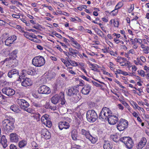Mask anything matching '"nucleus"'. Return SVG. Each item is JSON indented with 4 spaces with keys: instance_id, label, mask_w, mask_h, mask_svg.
Listing matches in <instances>:
<instances>
[{
    "instance_id": "nucleus-17",
    "label": "nucleus",
    "mask_w": 149,
    "mask_h": 149,
    "mask_svg": "<svg viewBox=\"0 0 149 149\" xmlns=\"http://www.w3.org/2000/svg\"><path fill=\"white\" fill-rule=\"evenodd\" d=\"M118 120V119L117 117L112 115L109 118V119L108 120L109 124L113 125L116 123Z\"/></svg>"
},
{
    "instance_id": "nucleus-35",
    "label": "nucleus",
    "mask_w": 149,
    "mask_h": 149,
    "mask_svg": "<svg viewBox=\"0 0 149 149\" xmlns=\"http://www.w3.org/2000/svg\"><path fill=\"white\" fill-rule=\"evenodd\" d=\"M106 116H104V115H103V114H101V112L99 114V118L102 120H104L105 121H107L106 120Z\"/></svg>"
},
{
    "instance_id": "nucleus-22",
    "label": "nucleus",
    "mask_w": 149,
    "mask_h": 149,
    "mask_svg": "<svg viewBox=\"0 0 149 149\" xmlns=\"http://www.w3.org/2000/svg\"><path fill=\"white\" fill-rule=\"evenodd\" d=\"M104 144L103 145V148L104 149H111L112 146L111 143L108 141L105 140L104 141Z\"/></svg>"
},
{
    "instance_id": "nucleus-8",
    "label": "nucleus",
    "mask_w": 149,
    "mask_h": 149,
    "mask_svg": "<svg viewBox=\"0 0 149 149\" xmlns=\"http://www.w3.org/2000/svg\"><path fill=\"white\" fill-rule=\"evenodd\" d=\"M3 94L10 97L13 95L15 93V91L10 87H4L2 90Z\"/></svg>"
},
{
    "instance_id": "nucleus-7",
    "label": "nucleus",
    "mask_w": 149,
    "mask_h": 149,
    "mask_svg": "<svg viewBox=\"0 0 149 149\" xmlns=\"http://www.w3.org/2000/svg\"><path fill=\"white\" fill-rule=\"evenodd\" d=\"M128 125V121L125 119L121 118L119 120L117 127L119 131H121L127 128Z\"/></svg>"
},
{
    "instance_id": "nucleus-37",
    "label": "nucleus",
    "mask_w": 149,
    "mask_h": 149,
    "mask_svg": "<svg viewBox=\"0 0 149 149\" xmlns=\"http://www.w3.org/2000/svg\"><path fill=\"white\" fill-rule=\"evenodd\" d=\"M12 65L14 66H15L18 65V61L16 59H12Z\"/></svg>"
},
{
    "instance_id": "nucleus-18",
    "label": "nucleus",
    "mask_w": 149,
    "mask_h": 149,
    "mask_svg": "<svg viewBox=\"0 0 149 149\" xmlns=\"http://www.w3.org/2000/svg\"><path fill=\"white\" fill-rule=\"evenodd\" d=\"M91 90V86L89 85H85L81 90V93L85 95H88Z\"/></svg>"
},
{
    "instance_id": "nucleus-2",
    "label": "nucleus",
    "mask_w": 149,
    "mask_h": 149,
    "mask_svg": "<svg viewBox=\"0 0 149 149\" xmlns=\"http://www.w3.org/2000/svg\"><path fill=\"white\" fill-rule=\"evenodd\" d=\"M79 91L76 88L71 87L69 88L67 92L68 95L71 97L70 100L74 103L77 102L81 98Z\"/></svg>"
},
{
    "instance_id": "nucleus-25",
    "label": "nucleus",
    "mask_w": 149,
    "mask_h": 149,
    "mask_svg": "<svg viewBox=\"0 0 149 149\" xmlns=\"http://www.w3.org/2000/svg\"><path fill=\"white\" fill-rule=\"evenodd\" d=\"M17 50H14L11 53L9 58H10L11 60L16 58L17 57Z\"/></svg>"
},
{
    "instance_id": "nucleus-43",
    "label": "nucleus",
    "mask_w": 149,
    "mask_h": 149,
    "mask_svg": "<svg viewBox=\"0 0 149 149\" xmlns=\"http://www.w3.org/2000/svg\"><path fill=\"white\" fill-rule=\"evenodd\" d=\"M101 114H103V115H104V116H106V120H108L109 119V118L111 116L108 114V113H104L103 112H101Z\"/></svg>"
},
{
    "instance_id": "nucleus-20",
    "label": "nucleus",
    "mask_w": 149,
    "mask_h": 149,
    "mask_svg": "<svg viewBox=\"0 0 149 149\" xmlns=\"http://www.w3.org/2000/svg\"><path fill=\"white\" fill-rule=\"evenodd\" d=\"M71 136L73 140H77L78 136V132L77 129H74L72 130Z\"/></svg>"
},
{
    "instance_id": "nucleus-21",
    "label": "nucleus",
    "mask_w": 149,
    "mask_h": 149,
    "mask_svg": "<svg viewBox=\"0 0 149 149\" xmlns=\"http://www.w3.org/2000/svg\"><path fill=\"white\" fill-rule=\"evenodd\" d=\"M123 6V4L121 2L118 3V4L116 6L115 10L112 11L111 12H113V15L115 16L116 14L117 13L118 10L117 9L120 8Z\"/></svg>"
},
{
    "instance_id": "nucleus-36",
    "label": "nucleus",
    "mask_w": 149,
    "mask_h": 149,
    "mask_svg": "<svg viewBox=\"0 0 149 149\" xmlns=\"http://www.w3.org/2000/svg\"><path fill=\"white\" fill-rule=\"evenodd\" d=\"M6 99V97L3 95H0V103L2 104L4 102Z\"/></svg>"
},
{
    "instance_id": "nucleus-19",
    "label": "nucleus",
    "mask_w": 149,
    "mask_h": 149,
    "mask_svg": "<svg viewBox=\"0 0 149 149\" xmlns=\"http://www.w3.org/2000/svg\"><path fill=\"white\" fill-rule=\"evenodd\" d=\"M60 93L59 95H56L51 98V101L53 104H56L58 103L60 98Z\"/></svg>"
},
{
    "instance_id": "nucleus-10",
    "label": "nucleus",
    "mask_w": 149,
    "mask_h": 149,
    "mask_svg": "<svg viewBox=\"0 0 149 149\" xmlns=\"http://www.w3.org/2000/svg\"><path fill=\"white\" fill-rule=\"evenodd\" d=\"M17 102L20 108L24 110H26L25 109L27 108L29 105V103L24 99H18Z\"/></svg>"
},
{
    "instance_id": "nucleus-61",
    "label": "nucleus",
    "mask_w": 149,
    "mask_h": 149,
    "mask_svg": "<svg viewBox=\"0 0 149 149\" xmlns=\"http://www.w3.org/2000/svg\"><path fill=\"white\" fill-rule=\"evenodd\" d=\"M36 38H34V40H32V41L36 42L39 43L41 42V40Z\"/></svg>"
},
{
    "instance_id": "nucleus-3",
    "label": "nucleus",
    "mask_w": 149,
    "mask_h": 149,
    "mask_svg": "<svg viewBox=\"0 0 149 149\" xmlns=\"http://www.w3.org/2000/svg\"><path fill=\"white\" fill-rule=\"evenodd\" d=\"M86 118L88 122L93 123L97 119L98 116L97 113L94 110H90L87 112Z\"/></svg>"
},
{
    "instance_id": "nucleus-23",
    "label": "nucleus",
    "mask_w": 149,
    "mask_h": 149,
    "mask_svg": "<svg viewBox=\"0 0 149 149\" xmlns=\"http://www.w3.org/2000/svg\"><path fill=\"white\" fill-rule=\"evenodd\" d=\"M81 134L84 135L87 139H88V138L89 137V136H90L91 135L88 130L86 131L84 129H82L81 130Z\"/></svg>"
},
{
    "instance_id": "nucleus-27",
    "label": "nucleus",
    "mask_w": 149,
    "mask_h": 149,
    "mask_svg": "<svg viewBox=\"0 0 149 149\" xmlns=\"http://www.w3.org/2000/svg\"><path fill=\"white\" fill-rule=\"evenodd\" d=\"M91 142L92 143L94 144L97 141V138L96 137H94L92 136L91 134L90 136L88 138Z\"/></svg>"
},
{
    "instance_id": "nucleus-28",
    "label": "nucleus",
    "mask_w": 149,
    "mask_h": 149,
    "mask_svg": "<svg viewBox=\"0 0 149 149\" xmlns=\"http://www.w3.org/2000/svg\"><path fill=\"white\" fill-rule=\"evenodd\" d=\"M27 142L24 140H22L19 142L18 145L19 148H22L25 146Z\"/></svg>"
},
{
    "instance_id": "nucleus-38",
    "label": "nucleus",
    "mask_w": 149,
    "mask_h": 149,
    "mask_svg": "<svg viewBox=\"0 0 149 149\" xmlns=\"http://www.w3.org/2000/svg\"><path fill=\"white\" fill-rule=\"evenodd\" d=\"M70 64L74 66H78V65L77 62L74 61H72L70 60Z\"/></svg>"
},
{
    "instance_id": "nucleus-52",
    "label": "nucleus",
    "mask_w": 149,
    "mask_h": 149,
    "mask_svg": "<svg viewBox=\"0 0 149 149\" xmlns=\"http://www.w3.org/2000/svg\"><path fill=\"white\" fill-rule=\"evenodd\" d=\"M40 114L39 113H37L34 115V117L36 118L37 120L38 121L40 119Z\"/></svg>"
},
{
    "instance_id": "nucleus-32",
    "label": "nucleus",
    "mask_w": 149,
    "mask_h": 149,
    "mask_svg": "<svg viewBox=\"0 0 149 149\" xmlns=\"http://www.w3.org/2000/svg\"><path fill=\"white\" fill-rule=\"evenodd\" d=\"M48 118L47 117V116L46 115H45L42 117L41 120L42 122L45 124V123L47 121V120H48Z\"/></svg>"
},
{
    "instance_id": "nucleus-31",
    "label": "nucleus",
    "mask_w": 149,
    "mask_h": 149,
    "mask_svg": "<svg viewBox=\"0 0 149 149\" xmlns=\"http://www.w3.org/2000/svg\"><path fill=\"white\" fill-rule=\"evenodd\" d=\"M130 62L128 61H121L120 62V64L121 66H127L129 67Z\"/></svg>"
},
{
    "instance_id": "nucleus-56",
    "label": "nucleus",
    "mask_w": 149,
    "mask_h": 149,
    "mask_svg": "<svg viewBox=\"0 0 149 149\" xmlns=\"http://www.w3.org/2000/svg\"><path fill=\"white\" fill-rule=\"evenodd\" d=\"M114 72L116 74V73L119 74H122L123 71L120 69L116 70L114 71Z\"/></svg>"
},
{
    "instance_id": "nucleus-39",
    "label": "nucleus",
    "mask_w": 149,
    "mask_h": 149,
    "mask_svg": "<svg viewBox=\"0 0 149 149\" xmlns=\"http://www.w3.org/2000/svg\"><path fill=\"white\" fill-rule=\"evenodd\" d=\"M32 106L37 108H40L41 107V105L39 103L33 102L32 104Z\"/></svg>"
},
{
    "instance_id": "nucleus-9",
    "label": "nucleus",
    "mask_w": 149,
    "mask_h": 149,
    "mask_svg": "<svg viewBox=\"0 0 149 149\" xmlns=\"http://www.w3.org/2000/svg\"><path fill=\"white\" fill-rule=\"evenodd\" d=\"M38 91L39 93L42 94H48L51 91L49 88L45 85H42L38 89Z\"/></svg>"
},
{
    "instance_id": "nucleus-16",
    "label": "nucleus",
    "mask_w": 149,
    "mask_h": 149,
    "mask_svg": "<svg viewBox=\"0 0 149 149\" xmlns=\"http://www.w3.org/2000/svg\"><path fill=\"white\" fill-rule=\"evenodd\" d=\"M21 84L22 86L25 87L30 86L32 85V82L30 79L26 78L22 81Z\"/></svg>"
},
{
    "instance_id": "nucleus-57",
    "label": "nucleus",
    "mask_w": 149,
    "mask_h": 149,
    "mask_svg": "<svg viewBox=\"0 0 149 149\" xmlns=\"http://www.w3.org/2000/svg\"><path fill=\"white\" fill-rule=\"evenodd\" d=\"M114 25L115 27H118L119 25V22L118 21H114Z\"/></svg>"
},
{
    "instance_id": "nucleus-63",
    "label": "nucleus",
    "mask_w": 149,
    "mask_h": 149,
    "mask_svg": "<svg viewBox=\"0 0 149 149\" xmlns=\"http://www.w3.org/2000/svg\"><path fill=\"white\" fill-rule=\"evenodd\" d=\"M10 149H17L16 146L13 144H11L10 146Z\"/></svg>"
},
{
    "instance_id": "nucleus-6",
    "label": "nucleus",
    "mask_w": 149,
    "mask_h": 149,
    "mask_svg": "<svg viewBox=\"0 0 149 149\" xmlns=\"http://www.w3.org/2000/svg\"><path fill=\"white\" fill-rule=\"evenodd\" d=\"M121 141L124 143L127 148L131 149L133 147L134 143L131 138L129 137H124L121 138Z\"/></svg>"
},
{
    "instance_id": "nucleus-59",
    "label": "nucleus",
    "mask_w": 149,
    "mask_h": 149,
    "mask_svg": "<svg viewBox=\"0 0 149 149\" xmlns=\"http://www.w3.org/2000/svg\"><path fill=\"white\" fill-rule=\"evenodd\" d=\"M79 86H83L84 84V81L81 79L79 80Z\"/></svg>"
},
{
    "instance_id": "nucleus-49",
    "label": "nucleus",
    "mask_w": 149,
    "mask_h": 149,
    "mask_svg": "<svg viewBox=\"0 0 149 149\" xmlns=\"http://www.w3.org/2000/svg\"><path fill=\"white\" fill-rule=\"evenodd\" d=\"M137 72L139 75L143 77H144L145 76V72L143 70H141L140 71H138Z\"/></svg>"
},
{
    "instance_id": "nucleus-42",
    "label": "nucleus",
    "mask_w": 149,
    "mask_h": 149,
    "mask_svg": "<svg viewBox=\"0 0 149 149\" xmlns=\"http://www.w3.org/2000/svg\"><path fill=\"white\" fill-rule=\"evenodd\" d=\"M45 125L48 127H50L52 125L51 122L48 119L47 120V121L45 123Z\"/></svg>"
},
{
    "instance_id": "nucleus-51",
    "label": "nucleus",
    "mask_w": 149,
    "mask_h": 149,
    "mask_svg": "<svg viewBox=\"0 0 149 149\" xmlns=\"http://www.w3.org/2000/svg\"><path fill=\"white\" fill-rule=\"evenodd\" d=\"M149 50V47L146 46L144 48L143 51L145 54H148L149 53L148 50Z\"/></svg>"
},
{
    "instance_id": "nucleus-55",
    "label": "nucleus",
    "mask_w": 149,
    "mask_h": 149,
    "mask_svg": "<svg viewBox=\"0 0 149 149\" xmlns=\"http://www.w3.org/2000/svg\"><path fill=\"white\" fill-rule=\"evenodd\" d=\"M132 104L134 106V107L138 109L139 110V109H141V108L139 107L136 103H135L133 102H132Z\"/></svg>"
},
{
    "instance_id": "nucleus-62",
    "label": "nucleus",
    "mask_w": 149,
    "mask_h": 149,
    "mask_svg": "<svg viewBox=\"0 0 149 149\" xmlns=\"http://www.w3.org/2000/svg\"><path fill=\"white\" fill-rule=\"evenodd\" d=\"M131 66L132 67V70L133 72H134V71L135 72L137 69L136 66L135 65Z\"/></svg>"
},
{
    "instance_id": "nucleus-24",
    "label": "nucleus",
    "mask_w": 149,
    "mask_h": 149,
    "mask_svg": "<svg viewBox=\"0 0 149 149\" xmlns=\"http://www.w3.org/2000/svg\"><path fill=\"white\" fill-rule=\"evenodd\" d=\"M111 139L115 142H118L120 141H121V138H119L117 134L112 135L111 136Z\"/></svg>"
},
{
    "instance_id": "nucleus-50",
    "label": "nucleus",
    "mask_w": 149,
    "mask_h": 149,
    "mask_svg": "<svg viewBox=\"0 0 149 149\" xmlns=\"http://www.w3.org/2000/svg\"><path fill=\"white\" fill-rule=\"evenodd\" d=\"M40 93H39L38 92V93L37 94H35L33 96L35 98L39 99H41V97L40 95Z\"/></svg>"
},
{
    "instance_id": "nucleus-54",
    "label": "nucleus",
    "mask_w": 149,
    "mask_h": 149,
    "mask_svg": "<svg viewBox=\"0 0 149 149\" xmlns=\"http://www.w3.org/2000/svg\"><path fill=\"white\" fill-rule=\"evenodd\" d=\"M67 70H68L69 71V72H70V73L71 74H76L72 70V68H68Z\"/></svg>"
},
{
    "instance_id": "nucleus-15",
    "label": "nucleus",
    "mask_w": 149,
    "mask_h": 149,
    "mask_svg": "<svg viewBox=\"0 0 149 149\" xmlns=\"http://www.w3.org/2000/svg\"><path fill=\"white\" fill-rule=\"evenodd\" d=\"M16 39V37L15 36L9 37L5 41V44L8 46H10Z\"/></svg>"
},
{
    "instance_id": "nucleus-14",
    "label": "nucleus",
    "mask_w": 149,
    "mask_h": 149,
    "mask_svg": "<svg viewBox=\"0 0 149 149\" xmlns=\"http://www.w3.org/2000/svg\"><path fill=\"white\" fill-rule=\"evenodd\" d=\"M10 139L11 142L17 143L19 141V136L16 133H12L10 134Z\"/></svg>"
},
{
    "instance_id": "nucleus-11",
    "label": "nucleus",
    "mask_w": 149,
    "mask_h": 149,
    "mask_svg": "<svg viewBox=\"0 0 149 149\" xmlns=\"http://www.w3.org/2000/svg\"><path fill=\"white\" fill-rule=\"evenodd\" d=\"M147 140L146 138L143 137L136 146L138 149H141L146 145Z\"/></svg>"
},
{
    "instance_id": "nucleus-58",
    "label": "nucleus",
    "mask_w": 149,
    "mask_h": 149,
    "mask_svg": "<svg viewBox=\"0 0 149 149\" xmlns=\"http://www.w3.org/2000/svg\"><path fill=\"white\" fill-rule=\"evenodd\" d=\"M11 2L13 3H17L18 4L22 6H23L22 4L21 3L18 1L17 0H14V1H12Z\"/></svg>"
},
{
    "instance_id": "nucleus-4",
    "label": "nucleus",
    "mask_w": 149,
    "mask_h": 149,
    "mask_svg": "<svg viewBox=\"0 0 149 149\" xmlns=\"http://www.w3.org/2000/svg\"><path fill=\"white\" fill-rule=\"evenodd\" d=\"M19 72L18 70L15 69H13L10 70H9L8 73V76L10 78H11L15 76H19V79L18 80L21 81L22 80H24V79H25L24 77L25 75H24L23 73L22 74V75H19Z\"/></svg>"
},
{
    "instance_id": "nucleus-60",
    "label": "nucleus",
    "mask_w": 149,
    "mask_h": 149,
    "mask_svg": "<svg viewBox=\"0 0 149 149\" xmlns=\"http://www.w3.org/2000/svg\"><path fill=\"white\" fill-rule=\"evenodd\" d=\"M12 17L18 19L20 18V15H15L14 14H12Z\"/></svg>"
},
{
    "instance_id": "nucleus-45",
    "label": "nucleus",
    "mask_w": 149,
    "mask_h": 149,
    "mask_svg": "<svg viewBox=\"0 0 149 149\" xmlns=\"http://www.w3.org/2000/svg\"><path fill=\"white\" fill-rule=\"evenodd\" d=\"M22 32H24V35L25 37L28 39H29V38L30 37V34H29V33H28L27 32H25L24 31H22Z\"/></svg>"
},
{
    "instance_id": "nucleus-48",
    "label": "nucleus",
    "mask_w": 149,
    "mask_h": 149,
    "mask_svg": "<svg viewBox=\"0 0 149 149\" xmlns=\"http://www.w3.org/2000/svg\"><path fill=\"white\" fill-rule=\"evenodd\" d=\"M91 82H92L95 86H96L97 87H100L101 86V85L100 84L95 81L91 80Z\"/></svg>"
},
{
    "instance_id": "nucleus-46",
    "label": "nucleus",
    "mask_w": 149,
    "mask_h": 149,
    "mask_svg": "<svg viewBox=\"0 0 149 149\" xmlns=\"http://www.w3.org/2000/svg\"><path fill=\"white\" fill-rule=\"evenodd\" d=\"M109 108H107L106 107H104L102 109L101 112H103L104 113H107V111H109Z\"/></svg>"
},
{
    "instance_id": "nucleus-29",
    "label": "nucleus",
    "mask_w": 149,
    "mask_h": 149,
    "mask_svg": "<svg viewBox=\"0 0 149 149\" xmlns=\"http://www.w3.org/2000/svg\"><path fill=\"white\" fill-rule=\"evenodd\" d=\"M10 109L13 111L17 113L19 112L20 111L18 106L15 104L12 105L10 107Z\"/></svg>"
},
{
    "instance_id": "nucleus-12",
    "label": "nucleus",
    "mask_w": 149,
    "mask_h": 149,
    "mask_svg": "<svg viewBox=\"0 0 149 149\" xmlns=\"http://www.w3.org/2000/svg\"><path fill=\"white\" fill-rule=\"evenodd\" d=\"M42 137L46 139H49L51 137V134L46 129H42L41 131Z\"/></svg>"
},
{
    "instance_id": "nucleus-44",
    "label": "nucleus",
    "mask_w": 149,
    "mask_h": 149,
    "mask_svg": "<svg viewBox=\"0 0 149 149\" xmlns=\"http://www.w3.org/2000/svg\"><path fill=\"white\" fill-rule=\"evenodd\" d=\"M0 84L2 86H5L7 84V82L4 80H1L0 81Z\"/></svg>"
},
{
    "instance_id": "nucleus-53",
    "label": "nucleus",
    "mask_w": 149,
    "mask_h": 149,
    "mask_svg": "<svg viewBox=\"0 0 149 149\" xmlns=\"http://www.w3.org/2000/svg\"><path fill=\"white\" fill-rule=\"evenodd\" d=\"M77 19L71 17L70 19V20L72 22H74L75 21H79L80 20V19L78 17H76Z\"/></svg>"
},
{
    "instance_id": "nucleus-5",
    "label": "nucleus",
    "mask_w": 149,
    "mask_h": 149,
    "mask_svg": "<svg viewBox=\"0 0 149 149\" xmlns=\"http://www.w3.org/2000/svg\"><path fill=\"white\" fill-rule=\"evenodd\" d=\"M45 60L44 57L39 56L35 57L32 61V63L36 67H41L45 63Z\"/></svg>"
},
{
    "instance_id": "nucleus-13",
    "label": "nucleus",
    "mask_w": 149,
    "mask_h": 149,
    "mask_svg": "<svg viewBox=\"0 0 149 149\" xmlns=\"http://www.w3.org/2000/svg\"><path fill=\"white\" fill-rule=\"evenodd\" d=\"M70 127L69 124L66 121L60 122L58 123V127L59 129L62 130L63 129H67Z\"/></svg>"
},
{
    "instance_id": "nucleus-64",
    "label": "nucleus",
    "mask_w": 149,
    "mask_h": 149,
    "mask_svg": "<svg viewBox=\"0 0 149 149\" xmlns=\"http://www.w3.org/2000/svg\"><path fill=\"white\" fill-rule=\"evenodd\" d=\"M140 59L143 62H145L146 61V59L144 56H141L140 57Z\"/></svg>"
},
{
    "instance_id": "nucleus-41",
    "label": "nucleus",
    "mask_w": 149,
    "mask_h": 149,
    "mask_svg": "<svg viewBox=\"0 0 149 149\" xmlns=\"http://www.w3.org/2000/svg\"><path fill=\"white\" fill-rule=\"evenodd\" d=\"M97 29L98 30V32H97V34L99 35L100 36L102 37V34L103 35V37L104 38H106V36H105L103 33L99 29L97 28Z\"/></svg>"
},
{
    "instance_id": "nucleus-40",
    "label": "nucleus",
    "mask_w": 149,
    "mask_h": 149,
    "mask_svg": "<svg viewBox=\"0 0 149 149\" xmlns=\"http://www.w3.org/2000/svg\"><path fill=\"white\" fill-rule=\"evenodd\" d=\"M1 142L2 143H5V142H7V140L6 139L5 136L4 135H3L1 138Z\"/></svg>"
},
{
    "instance_id": "nucleus-1",
    "label": "nucleus",
    "mask_w": 149,
    "mask_h": 149,
    "mask_svg": "<svg viewBox=\"0 0 149 149\" xmlns=\"http://www.w3.org/2000/svg\"><path fill=\"white\" fill-rule=\"evenodd\" d=\"M14 122L15 119L13 118L4 119L2 122V130L8 133L12 132L15 128Z\"/></svg>"
},
{
    "instance_id": "nucleus-47",
    "label": "nucleus",
    "mask_w": 149,
    "mask_h": 149,
    "mask_svg": "<svg viewBox=\"0 0 149 149\" xmlns=\"http://www.w3.org/2000/svg\"><path fill=\"white\" fill-rule=\"evenodd\" d=\"M81 77L83 79L86 80V81L89 82H91V79H90L86 77L85 76L81 75Z\"/></svg>"
},
{
    "instance_id": "nucleus-30",
    "label": "nucleus",
    "mask_w": 149,
    "mask_h": 149,
    "mask_svg": "<svg viewBox=\"0 0 149 149\" xmlns=\"http://www.w3.org/2000/svg\"><path fill=\"white\" fill-rule=\"evenodd\" d=\"M69 52L72 54V56L75 54H79V52L76 49H72V48L69 49Z\"/></svg>"
},
{
    "instance_id": "nucleus-26",
    "label": "nucleus",
    "mask_w": 149,
    "mask_h": 149,
    "mask_svg": "<svg viewBox=\"0 0 149 149\" xmlns=\"http://www.w3.org/2000/svg\"><path fill=\"white\" fill-rule=\"evenodd\" d=\"M60 95L61 96L60 100L61 102V104L62 105L65 104L66 101L64 98V93H60Z\"/></svg>"
},
{
    "instance_id": "nucleus-33",
    "label": "nucleus",
    "mask_w": 149,
    "mask_h": 149,
    "mask_svg": "<svg viewBox=\"0 0 149 149\" xmlns=\"http://www.w3.org/2000/svg\"><path fill=\"white\" fill-rule=\"evenodd\" d=\"M26 73L28 74L31 75H34L36 73L35 70L33 69H28L26 71Z\"/></svg>"
},
{
    "instance_id": "nucleus-34",
    "label": "nucleus",
    "mask_w": 149,
    "mask_h": 149,
    "mask_svg": "<svg viewBox=\"0 0 149 149\" xmlns=\"http://www.w3.org/2000/svg\"><path fill=\"white\" fill-rule=\"evenodd\" d=\"M26 110H24L26 111L29 113H31L34 114L35 113V111L34 110L31 108H26L25 109Z\"/></svg>"
}]
</instances>
